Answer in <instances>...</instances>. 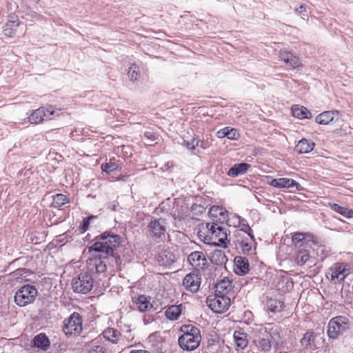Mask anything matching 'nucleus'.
Listing matches in <instances>:
<instances>
[{
    "label": "nucleus",
    "mask_w": 353,
    "mask_h": 353,
    "mask_svg": "<svg viewBox=\"0 0 353 353\" xmlns=\"http://www.w3.org/2000/svg\"><path fill=\"white\" fill-rule=\"evenodd\" d=\"M48 307H49L48 310V319L50 320V323H52L53 321H55L59 319V314L58 312V305L55 303L51 302Z\"/></svg>",
    "instance_id": "4c0bfd02"
},
{
    "label": "nucleus",
    "mask_w": 353,
    "mask_h": 353,
    "mask_svg": "<svg viewBox=\"0 0 353 353\" xmlns=\"http://www.w3.org/2000/svg\"><path fill=\"white\" fill-rule=\"evenodd\" d=\"M272 335L265 328H261L256 334L254 343L258 350L266 352L270 350L272 347Z\"/></svg>",
    "instance_id": "9b49d317"
},
{
    "label": "nucleus",
    "mask_w": 353,
    "mask_h": 353,
    "mask_svg": "<svg viewBox=\"0 0 353 353\" xmlns=\"http://www.w3.org/2000/svg\"><path fill=\"white\" fill-rule=\"evenodd\" d=\"M94 279L87 272H81L72 280V288L74 291L78 293L86 294L93 288Z\"/></svg>",
    "instance_id": "0eeeda50"
},
{
    "label": "nucleus",
    "mask_w": 353,
    "mask_h": 353,
    "mask_svg": "<svg viewBox=\"0 0 353 353\" xmlns=\"http://www.w3.org/2000/svg\"><path fill=\"white\" fill-rule=\"evenodd\" d=\"M144 137L151 141H154L155 139V134L151 132H145L144 133Z\"/></svg>",
    "instance_id": "8fccbe9b"
},
{
    "label": "nucleus",
    "mask_w": 353,
    "mask_h": 353,
    "mask_svg": "<svg viewBox=\"0 0 353 353\" xmlns=\"http://www.w3.org/2000/svg\"><path fill=\"white\" fill-rule=\"evenodd\" d=\"M182 305H172L169 306L165 311L166 318L170 321L177 320L181 314Z\"/></svg>",
    "instance_id": "4be33fe9"
},
{
    "label": "nucleus",
    "mask_w": 353,
    "mask_h": 353,
    "mask_svg": "<svg viewBox=\"0 0 353 353\" xmlns=\"http://www.w3.org/2000/svg\"><path fill=\"white\" fill-rule=\"evenodd\" d=\"M167 229V222L165 219H152L146 227V234L153 239H159L165 233Z\"/></svg>",
    "instance_id": "1a4fd4ad"
},
{
    "label": "nucleus",
    "mask_w": 353,
    "mask_h": 353,
    "mask_svg": "<svg viewBox=\"0 0 353 353\" xmlns=\"http://www.w3.org/2000/svg\"><path fill=\"white\" fill-rule=\"evenodd\" d=\"M23 26L14 15H11L9 17L8 21L5 24L3 33L5 36L12 37L17 32V28Z\"/></svg>",
    "instance_id": "f3484780"
},
{
    "label": "nucleus",
    "mask_w": 353,
    "mask_h": 353,
    "mask_svg": "<svg viewBox=\"0 0 353 353\" xmlns=\"http://www.w3.org/2000/svg\"><path fill=\"white\" fill-rule=\"evenodd\" d=\"M216 293L225 295L231 288V282L228 279H223L216 286Z\"/></svg>",
    "instance_id": "c9c22d12"
},
{
    "label": "nucleus",
    "mask_w": 353,
    "mask_h": 353,
    "mask_svg": "<svg viewBox=\"0 0 353 353\" xmlns=\"http://www.w3.org/2000/svg\"><path fill=\"white\" fill-rule=\"evenodd\" d=\"M130 353H150L149 352L144 350H132Z\"/></svg>",
    "instance_id": "5fc2aeb1"
},
{
    "label": "nucleus",
    "mask_w": 353,
    "mask_h": 353,
    "mask_svg": "<svg viewBox=\"0 0 353 353\" xmlns=\"http://www.w3.org/2000/svg\"><path fill=\"white\" fill-rule=\"evenodd\" d=\"M352 272L350 264L347 263H336L327 270L326 277L334 284H339Z\"/></svg>",
    "instance_id": "20e7f679"
},
{
    "label": "nucleus",
    "mask_w": 353,
    "mask_h": 353,
    "mask_svg": "<svg viewBox=\"0 0 353 353\" xmlns=\"http://www.w3.org/2000/svg\"><path fill=\"white\" fill-rule=\"evenodd\" d=\"M117 166L114 163H106L101 165V170L107 173H110L117 169Z\"/></svg>",
    "instance_id": "a18cd8bd"
},
{
    "label": "nucleus",
    "mask_w": 353,
    "mask_h": 353,
    "mask_svg": "<svg viewBox=\"0 0 353 353\" xmlns=\"http://www.w3.org/2000/svg\"><path fill=\"white\" fill-rule=\"evenodd\" d=\"M198 236L204 243L211 245L227 248L229 243L226 228L214 222L203 224Z\"/></svg>",
    "instance_id": "f03ea898"
},
{
    "label": "nucleus",
    "mask_w": 353,
    "mask_h": 353,
    "mask_svg": "<svg viewBox=\"0 0 353 353\" xmlns=\"http://www.w3.org/2000/svg\"><path fill=\"white\" fill-rule=\"evenodd\" d=\"M82 330V318L77 312H73L63 321V331L68 336H78L81 333Z\"/></svg>",
    "instance_id": "423d86ee"
},
{
    "label": "nucleus",
    "mask_w": 353,
    "mask_h": 353,
    "mask_svg": "<svg viewBox=\"0 0 353 353\" xmlns=\"http://www.w3.org/2000/svg\"><path fill=\"white\" fill-rule=\"evenodd\" d=\"M269 184L277 188H295L297 190H301L302 186L296 181L292 179L279 178L272 179L269 182Z\"/></svg>",
    "instance_id": "f8f14e48"
},
{
    "label": "nucleus",
    "mask_w": 353,
    "mask_h": 353,
    "mask_svg": "<svg viewBox=\"0 0 353 353\" xmlns=\"http://www.w3.org/2000/svg\"><path fill=\"white\" fill-rule=\"evenodd\" d=\"M88 353H107L106 348L103 344L98 341H93Z\"/></svg>",
    "instance_id": "ea45409f"
},
{
    "label": "nucleus",
    "mask_w": 353,
    "mask_h": 353,
    "mask_svg": "<svg viewBox=\"0 0 353 353\" xmlns=\"http://www.w3.org/2000/svg\"><path fill=\"white\" fill-rule=\"evenodd\" d=\"M292 112L294 117L300 119L312 117V113L305 107L294 105L292 107Z\"/></svg>",
    "instance_id": "a878e982"
},
{
    "label": "nucleus",
    "mask_w": 353,
    "mask_h": 353,
    "mask_svg": "<svg viewBox=\"0 0 353 353\" xmlns=\"http://www.w3.org/2000/svg\"><path fill=\"white\" fill-rule=\"evenodd\" d=\"M349 319L345 316H338L332 319L327 327V334L330 338L336 339L350 329Z\"/></svg>",
    "instance_id": "39448f33"
},
{
    "label": "nucleus",
    "mask_w": 353,
    "mask_h": 353,
    "mask_svg": "<svg viewBox=\"0 0 353 353\" xmlns=\"http://www.w3.org/2000/svg\"><path fill=\"white\" fill-rule=\"evenodd\" d=\"M44 119V109L39 108L34 110L28 117L30 123L38 124Z\"/></svg>",
    "instance_id": "473e14b6"
},
{
    "label": "nucleus",
    "mask_w": 353,
    "mask_h": 353,
    "mask_svg": "<svg viewBox=\"0 0 353 353\" xmlns=\"http://www.w3.org/2000/svg\"><path fill=\"white\" fill-rule=\"evenodd\" d=\"M216 136L218 138L222 139L224 137H227L231 140H236L238 139L239 134L236 132V130L234 128H231L230 127H225L223 129L219 130L216 132Z\"/></svg>",
    "instance_id": "bb28decb"
},
{
    "label": "nucleus",
    "mask_w": 353,
    "mask_h": 353,
    "mask_svg": "<svg viewBox=\"0 0 353 353\" xmlns=\"http://www.w3.org/2000/svg\"><path fill=\"white\" fill-rule=\"evenodd\" d=\"M133 303L136 308L141 312H148L152 309L156 310L153 303L151 302V298L145 295H139L133 299Z\"/></svg>",
    "instance_id": "ddd939ff"
},
{
    "label": "nucleus",
    "mask_w": 353,
    "mask_h": 353,
    "mask_svg": "<svg viewBox=\"0 0 353 353\" xmlns=\"http://www.w3.org/2000/svg\"><path fill=\"white\" fill-rule=\"evenodd\" d=\"M314 143L305 139L300 140L295 146V150L299 154H307L313 150Z\"/></svg>",
    "instance_id": "5701e85b"
},
{
    "label": "nucleus",
    "mask_w": 353,
    "mask_h": 353,
    "mask_svg": "<svg viewBox=\"0 0 353 353\" xmlns=\"http://www.w3.org/2000/svg\"><path fill=\"white\" fill-rule=\"evenodd\" d=\"M102 335L106 341L113 344H117L120 341L121 337V332L112 327H108L105 329L103 332Z\"/></svg>",
    "instance_id": "6ab92c4d"
},
{
    "label": "nucleus",
    "mask_w": 353,
    "mask_h": 353,
    "mask_svg": "<svg viewBox=\"0 0 353 353\" xmlns=\"http://www.w3.org/2000/svg\"><path fill=\"white\" fill-rule=\"evenodd\" d=\"M188 261L190 264L196 270L203 269L207 263L205 254L199 251L190 253L188 256Z\"/></svg>",
    "instance_id": "2eb2a0df"
},
{
    "label": "nucleus",
    "mask_w": 353,
    "mask_h": 353,
    "mask_svg": "<svg viewBox=\"0 0 353 353\" xmlns=\"http://www.w3.org/2000/svg\"><path fill=\"white\" fill-rule=\"evenodd\" d=\"M121 243V236L110 232H105L97 237V241L90 248L94 252H99V257L90 259L87 261L88 270L91 273H102L106 270V264L101 258L108 259L114 257V250Z\"/></svg>",
    "instance_id": "f257e3e1"
},
{
    "label": "nucleus",
    "mask_w": 353,
    "mask_h": 353,
    "mask_svg": "<svg viewBox=\"0 0 353 353\" xmlns=\"http://www.w3.org/2000/svg\"><path fill=\"white\" fill-rule=\"evenodd\" d=\"M309 250H306L305 248H299L296 257V261L298 265H303L310 259Z\"/></svg>",
    "instance_id": "72a5a7b5"
},
{
    "label": "nucleus",
    "mask_w": 353,
    "mask_h": 353,
    "mask_svg": "<svg viewBox=\"0 0 353 353\" xmlns=\"http://www.w3.org/2000/svg\"><path fill=\"white\" fill-rule=\"evenodd\" d=\"M194 141H193L192 143L187 142L186 146L188 149L193 150L195 148V144L194 143Z\"/></svg>",
    "instance_id": "603ef678"
},
{
    "label": "nucleus",
    "mask_w": 353,
    "mask_h": 353,
    "mask_svg": "<svg viewBox=\"0 0 353 353\" xmlns=\"http://www.w3.org/2000/svg\"><path fill=\"white\" fill-rule=\"evenodd\" d=\"M32 346L44 350V333H40L34 336L32 340Z\"/></svg>",
    "instance_id": "79ce46f5"
},
{
    "label": "nucleus",
    "mask_w": 353,
    "mask_h": 353,
    "mask_svg": "<svg viewBox=\"0 0 353 353\" xmlns=\"http://www.w3.org/2000/svg\"><path fill=\"white\" fill-rule=\"evenodd\" d=\"M240 246L244 253H248L252 249V245L247 239L240 242Z\"/></svg>",
    "instance_id": "49530a36"
},
{
    "label": "nucleus",
    "mask_w": 353,
    "mask_h": 353,
    "mask_svg": "<svg viewBox=\"0 0 353 353\" xmlns=\"http://www.w3.org/2000/svg\"><path fill=\"white\" fill-rule=\"evenodd\" d=\"M183 285L187 290L196 292L199 289L201 278L197 274L190 273L185 276L183 281Z\"/></svg>",
    "instance_id": "4468645a"
},
{
    "label": "nucleus",
    "mask_w": 353,
    "mask_h": 353,
    "mask_svg": "<svg viewBox=\"0 0 353 353\" xmlns=\"http://www.w3.org/2000/svg\"><path fill=\"white\" fill-rule=\"evenodd\" d=\"M309 234L302 232H296L292 236V243L296 248H306L307 239Z\"/></svg>",
    "instance_id": "cd10ccee"
},
{
    "label": "nucleus",
    "mask_w": 353,
    "mask_h": 353,
    "mask_svg": "<svg viewBox=\"0 0 353 353\" xmlns=\"http://www.w3.org/2000/svg\"><path fill=\"white\" fill-rule=\"evenodd\" d=\"M128 76L130 81H137L139 77V67L135 64H132L128 68Z\"/></svg>",
    "instance_id": "a19ab883"
},
{
    "label": "nucleus",
    "mask_w": 353,
    "mask_h": 353,
    "mask_svg": "<svg viewBox=\"0 0 353 353\" xmlns=\"http://www.w3.org/2000/svg\"><path fill=\"white\" fill-rule=\"evenodd\" d=\"M311 336L312 332H307L304 334L303 337L300 341L301 345L303 347V353H310L312 350H314L318 348V345H314L309 343Z\"/></svg>",
    "instance_id": "c85d7f7f"
},
{
    "label": "nucleus",
    "mask_w": 353,
    "mask_h": 353,
    "mask_svg": "<svg viewBox=\"0 0 353 353\" xmlns=\"http://www.w3.org/2000/svg\"><path fill=\"white\" fill-rule=\"evenodd\" d=\"M283 305V303L281 301L275 299H270L267 301L268 309L274 313L281 311Z\"/></svg>",
    "instance_id": "e433bc0d"
},
{
    "label": "nucleus",
    "mask_w": 353,
    "mask_h": 353,
    "mask_svg": "<svg viewBox=\"0 0 353 353\" xmlns=\"http://www.w3.org/2000/svg\"><path fill=\"white\" fill-rule=\"evenodd\" d=\"M211 261L217 265H221L227 261V257L223 251L215 250L212 254Z\"/></svg>",
    "instance_id": "f704fd0d"
},
{
    "label": "nucleus",
    "mask_w": 353,
    "mask_h": 353,
    "mask_svg": "<svg viewBox=\"0 0 353 353\" xmlns=\"http://www.w3.org/2000/svg\"><path fill=\"white\" fill-rule=\"evenodd\" d=\"M37 294V290L34 286L26 285L17 291L14 301L18 305L23 307L32 303Z\"/></svg>",
    "instance_id": "6e6552de"
},
{
    "label": "nucleus",
    "mask_w": 353,
    "mask_h": 353,
    "mask_svg": "<svg viewBox=\"0 0 353 353\" xmlns=\"http://www.w3.org/2000/svg\"><path fill=\"white\" fill-rule=\"evenodd\" d=\"M250 168V165L246 163L234 164L228 172V175L232 177H236L246 173Z\"/></svg>",
    "instance_id": "412c9836"
},
{
    "label": "nucleus",
    "mask_w": 353,
    "mask_h": 353,
    "mask_svg": "<svg viewBox=\"0 0 353 353\" xmlns=\"http://www.w3.org/2000/svg\"><path fill=\"white\" fill-rule=\"evenodd\" d=\"M236 216H237L236 215H234L232 219H229V221H231L232 220L233 221H232V224L234 225V227H238V222L236 220Z\"/></svg>",
    "instance_id": "864d4df0"
},
{
    "label": "nucleus",
    "mask_w": 353,
    "mask_h": 353,
    "mask_svg": "<svg viewBox=\"0 0 353 353\" xmlns=\"http://www.w3.org/2000/svg\"><path fill=\"white\" fill-rule=\"evenodd\" d=\"M279 57L285 64L294 69L298 68L301 65L299 59L286 50H281L279 53Z\"/></svg>",
    "instance_id": "dca6fc26"
},
{
    "label": "nucleus",
    "mask_w": 353,
    "mask_h": 353,
    "mask_svg": "<svg viewBox=\"0 0 353 353\" xmlns=\"http://www.w3.org/2000/svg\"><path fill=\"white\" fill-rule=\"evenodd\" d=\"M208 307L215 313H223L230 305V299L223 294H216L207 298Z\"/></svg>",
    "instance_id": "9d476101"
},
{
    "label": "nucleus",
    "mask_w": 353,
    "mask_h": 353,
    "mask_svg": "<svg viewBox=\"0 0 353 353\" xmlns=\"http://www.w3.org/2000/svg\"><path fill=\"white\" fill-rule=\"evenodd\" d=\"M295 12L303 17L307 15L306 6L305 5H301L299 7L295 9Z\"/></svg>",
    "instance_id": "de8ad7c7"
},
{
    "label": "nucleus",
    "mask_w": 353,
    "mask_h": 353,
    "mask_svg": "<svg viewBox=\"0 0 353 353\" xmlns=\"http://www.w3.org/2000/svg\"><path fill=\"white\" fill-rule=\"evenodd\" d=\"M249 263L246 258L236 256L234 259V271L237 274L243 275L249 272Z\"/></svg>",
    "instance_id": "a211bd4d"
},
{
    "label": "nucleus",
    "mask_w": 353,
    "mask_h": 353,
    "mask_svg": "<svg viewBox=\"0 0 353 353\" xmlns=\"http://www.w3.org/2000/svg\"><path fill=\"white\" fill-rule=\"evenodd\" d=\"M330 208L334 212L341 214L345 218L353 217V210L343 206H341L336 203H329Z\"/></svg>",
    "instance_id": "7c9ffc66"
},
{
    "label": "nucleus",
    "mask_w": 353,
    "mask_h": 353,
    "mask_svg": "<svg viewBox=\"0 0 353 353\" xmlns=\"http://www.w3.org/2000/svg\"><path fill=\"white\" fill-rule=\"evenodd\" d=\"M93 218H94V216H89V217L83 219V226H82V230H83V232H85L88 230V226L90 225V221Z\"/></svg>",
    "instance_id": "09e8293b"
},
{
    "label": "nucleus",
    "mask_w": 353,
    "mask_h": 353,
    "mask_svg": "<svg viewBox=\"0 0 353 353\" xmlns=\"http://www.w3.org/2000/svg\"><path fill=\"white\" fill-rule=\"evenodd\" d=\"M338 115V111H325L316 117V122L321 125H327Z\"/></svg>",
    "instance_id": "b1692460"
},
{
    "label": "nucleus",
    "mask_w": 353,
    "mask_h": 353,
    "mask_svg": "<svg viewBox=\"0 0 353 353\" xmlns=\"http://www.w3.org/2000/svg\"><path fill=\"white\" fill-rule=\"evenodd\" d=\"M209 214L211 216L217 218L220 221H225L228 217V212L223 207L217 205L211 207Z\"/></svg>",
    "instance_id": "c756f323"
},
{
    "label": "nucleus",
    "mask_w": 353,
    "mask_h": 353,
    "mask_svg": "<svg viewBox=\"0 0 353 353\" xmlns=\"http://www.w3.org/2000/svg\"><path fill=\"white\" fill-rule=\"evenodd\" d=\"M175 260V256L168 251L161 252L158 256L159 263L163 266H170L174 263Z\"/></svg>",
    "instance_id": "393cba45"
},
{
    "label": "nucleus",
    "mask_w": 353,
    "mask_h": 353,
    "mask_svg": "<svg viewBox=\"0 0 353 353\" xmlns=\"http://www.w3.org/2000/svg\"><path fill=\"white\" fill-rule=\"evenodd\" d=\"M233 339L236 348L244 349L248 343V334L241 330H235Z\"/></svg>",
    "instance_id": "aec40b11"
},
{
    "label": "nucleus",
    "mask_w": 353,
    "mask_h": 353,
    "mask_svg": "<svg viewBox=\"0 0 353 353\" xmlns=\"http://www.w3.org/2000/svg\"><path fill=\"white\" fill-rule=\"evenodd\" d=\"M61 114V110H54L52 107L50 106L47 109L46 108V118L52 119L55 117L59 116Z\"/></svg>",
    "instance_id": "c03bdc74"
},
{
    "label": "nucleus",
    "mask_w": 353,
    "mask_h": 353,
    "mask_svg": "<svg viewBox=\"0 0 353 353\" xmlns=\"http://www.w3.org/2000/svg\"><path fill=\"white\" fill-rule=\"evenodd\" d=\"M45 341H46V353H61V345L57 344V343L54 344V345L52 347V350L50 352H48L50 343L47 336H46Z\"/></svg>",
    "instance_id": "37998d69"
},
{
    "label": "nucleus",
    "mask_w": 353,
    "mask_h": 353,
    "mask_svg": "<svg viewBox=\"0 0 353 353\" xmlns=\"http://www.w3.org/2000/svg\"><path fill=\"white\" fill-rule=\"evenodd\" d=\"M236 220L238 222V228H240L241 231H243L250 236V241H254V236L252 232V230L251 228L246 223V221L244 219H242L240 216H236Z\"/></svg>",
    "instance_id": "2f4dec72"
},
{
    "label": "nucleus",
    "mask_w": 353,
    "mask_h": 353,
    "mask_svg": "<svg viewBox=\"0 0 353 353\" xmlns=\"http://www.w3.org/2000/svg\"><path fill=\"white\" fill-rule=\"evenodd\" d=\"M51 205L55 208H59L64 205L67 201V196L63 194H57L50 197Z\"/></svg>",
    "instance_id": "58836bf2"
},
{
    "label": "nucleus",
    "mask_w": 353,
    "mask_h": 353,
    "mask_svg": "<svg viewBox=\"0 0 353 353\" xmlns=\"http://www.w3.org/2000/svg\"><path fill=\"white\" fill-rule=\"evenodd\" d=\"M316 336L314 335L313 332H312V336L310 339L309 343H312V345H317V344L316 343Z\"/></svg>",
    "instance_id": "3c124183"
},
{
    "label": "nucleus",
    "mask_w": 353,
    "mask_h": 353,
    "mask_svg": "<svg viewBox=\"0 0 353 353\" xmlns=\"http://www.w3.org/2000/svg\"><path fill=\"white\" fill-rule=\"evenodd\" d=\"M181 330L183 334L179 338L180 347L188 351L196 349L201 342L200 330L192 325H183Z\"/></svg>",
    "instance_id": "7ed1b4c3"
}]
</instances>
